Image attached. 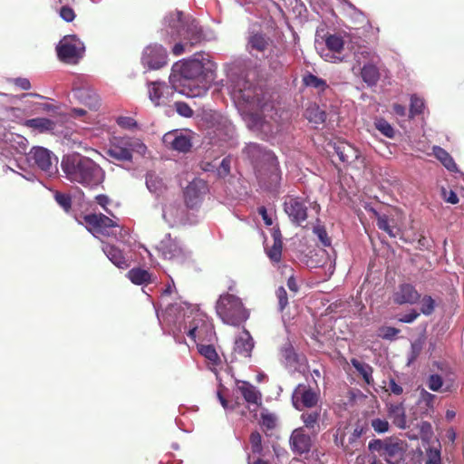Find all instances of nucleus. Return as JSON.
Returning <instances> with one entry per match:
<instances>
[{
    "instance_id": "f257e3e1",
    "label": "nucleus",
    "mask_w": 464,
    "mask_h": 464,
    "mask_svg": "<svg viewBox=\"0 0 464 464\" xmlns=\"http://www.w3.org/2000/svg\"><path fill=\"white\" fill-rule=\"evenodd\" d=\"M216 65L201 53L173 64L169 82L179 87V92L189 97H200L207 93L215 77Z\"/></svg>"
},
{
    "instance_id": "f03ea898",
    "label": "nucleus",
    "mask_w": 464,
    "mask_h": 464,
    "mask_svg": "<svg viewBox=\"0 0 464 464\" xmlns=\"http://www.w3.org/2000/svg\"><path fill=\"white\" fill-rule=\"evenodd\" d=\"M243 153L251 161L259 186L268 191H276L280 186L281 171L275 154L256 143L247 144Z\"/></svg>"
},
{
    "instance_id": "7ed1b4c3",
    "label": "nucleus",
    "mask_w": 464,
    "mask_h": 464,
    "mask_svg": "<svg viewBox=\"0 0 464 464\" xmlns=\"http://www.w3.org/2000/svg\"><path fill=\"white\" fill-rule=\"evenodd\" d=\"M62 169L70 181L87 188H96L104 180L103 169L94 160L79 153L64 156Z\"/></svg>"
},
{
    "instance_id": "20e7f679",
    "label": "nucleus",
    "mask_w": 464,
    "mask_h": 464,
    "mask_svg": "<svg viewBox=\"0 0 464 464\" xmlns=\"http://www.w3.org/2000/svg\"><path fill=\"white\" fill-rule=\"evenodd\" d=\"M216 312L224 324L238 326L249 317L248 310L238 296L230 293L219 295L216 303Z\"/></svg>"
},
{
    "instance_id": "39448f33",
    "label": "nucleus",
    "mask_w": 464,
    "mask_h": 464,
    "mask_svg": "<svg viewBox=\"0 0 464 464\" xmlns=\"http://www.w3.org/2000/svg\"><path fill=\"white\" fill-rule=\"evenodd\" d=\"M147 147L139 139L131 137H113L110 140L106 154L117 161H131L132 153L144 154Z\"/></svg>"
},
{
    "instance_id": "423d86ee",
    "label": "nucleus",
    "mask_w": 464,
    "mask_h": 464,
    "mask_svg": "<svg viewBox=\"0 0 464 464\" xmlns=\"http://www.w3.org/2000/svg\"><path fill=\"white\" fill-rule=\"evenodd\" d=\"M84 44L76 35H65L57 44L56 53L60 61L75 64L84 53Z\"/></svg>"
},
{
    "instance_id": "0eeeda50",
    "label": "nucleus",
    "mask_w": 464,
    "mask_h": 464,
    "mask_svg": "<svg viewBox=\"0 0 464 464\" xmlns=\"http://www.w3.org/2000/svg\"><path fill=\"white\" fill-rule=\"evenodd\" d=\"M319 401V394L308 384H298L292 393V403L297 411L314 408Z\"/></svg>"
},
{
    "instance_id": "6e6552de",
    "label": "nucleus",
    "mask_w": 464,
    "mask_h": 464,
    "mask_svg": "<svg viewBox=\"0 0 464 464\" xmlns=\"http://www.w3.org/2000/svg\"><path fill=\"white\" fill-rule=\"evenodd\" d=\"M83 219L91 232L105 237L116 236L114 230L120 227L114 220L102 213L86 215Z\"/></svg>"
},
{
    "instance_id": "1a4fd4ad",
    "label": "nucleus",
    "mask_w": 464,
    "mask_h": 464,
    "mask_svg": "<svg viewBox=\"0 0 464 464\" xmlns=\"http://www.w3.org/2000/svg\"><path fill=\"white\" fill-rule=\"evenodd\" d=\"M28 161L51 175L56 170L57 158L44 147H34L28 153Z\"/></svg>"
},
{
    "instance_id": "9d476101",
    "label": "nucleus",
    "mask_w": 464,
    "mask_h": 464,
    "mask_svg": "<svg viewBox=\"0 0 464 464\" xmlns=\"http://www.w3.org/2000/svg\"><path fill=\"white\" fill-rule=\"evenodd\" d=\"M179 87L169 86L164 82H150L148 83L149 98L155 106H164L173 98Z\"/></svg>"
},
{
    "instance_id": "9b49d317",
    "label": "nucleus",
    "mask_w": 464,
    "mask_h": 464,
    "mask_svg": "<svg viewBox=\"0 0 464 464\" xmlns=\"http://www.w3.org/2000/svg\"><path fill=\"white\" fill-rule=\"evenodd\" d=\"M167 51L160 44L147 46L141 57L142 64L150 70H157L167 64Z\"/></svg>"
},
{
    "instance_id": "f8f14e48",
    "label": "nucleus",
    "mask_w": 464,
    "mask_h": 464,
    "mask_svg": "<svg viewBox=\"0 0 464 464\" xmlns=\"http://www.w3.org/2000/svg\"><path fill=\"white\" fill-rule=\"evenodd\" d=\"M208 188L207 183L200 179H195L184 190V199L188 208H196L200 206Z\"/></svg>"
},
{
    "instance_id": "ddd939ff",
    "label": "nucleus",
    "mask_w": 464,
    "mask_h": 464,
    "mask_svg": "<svg viewBox=\"0 0 464 464\" xmlns=\"http://www.w3.org/2000/svg\"><path fill=\"white\" fill-rule=\"evenodd\" d=\"M285 211L290 220L297 225L303 226L307 219V207L305 201L298 197H289L284 204Z\"/></svg>"
},
{
    "instance_id": "4468645a",
    "label": "nucleus",
    "mask_w": 464,
    "mask_h": 464,
    "mask_svg": "<svg viewBox=\"0 0 464 464\" xmlns=\"http://www.w3.org/2000/svg\"><path fill=\"white\" fill-rule=\"evenodd\" d=\"M289 445L292 452L298 456L307 455L312 449L313 441L304 427L295 429L289 439Z\"/></svg>"
},
{
    "instance_id": "2eb2a0df",
    "label": "nucleus",
    "mask_w": 464,
    "mask_h": 464,
    "mask_svg": "<svg viewBox=\"0 0 464 464\" xmlns=\"http://www.w3.org/2000/svg\"><path fill=\"white\" fill-rule=\"evenodd\" d=\"M420 299V295L411 284H401L393 293L392 300L396 304H416Z\"/></svg>"
},
{
    "instance_id": "dca6fc26",
    "label": "nucleus",
    "mask_w": 464,
    "mask_h": 464,
    "mask_svg": "<svg viewBox=\"0 0 464 464\" xmlns=\"http://www.w3.org/2000/svg\"><path fill=\"white\" fill-rule=\"evenodd\" d=\"M163 142L172 150L184 153L189 151L192 147L190 138L177 130L166 133Z\"/></svg>"
},
{
    "instance_id": "f3484780",
    "label": "nucleus",
    "mask_w": 464,
    "mask_h": 464,
    "mask_svg": "<svg viewBox=\"0 0 464 464\" xmlns=\"http://www.w3.org/2000/svg\"><path fill=\"white\" fill-rule=\"evenodd\" d=\"M362 429L357 427L349 435L348 440L346 441L344 433L340 435L337 433L334 437V443L337 446L342 447L346 453L353 454L355 450H357V447L360 443L359 440L362 437Z\"/></svg>"
},
{
    "instance_id": "a211bd4d",
    "label": "nucleus",
    "mask_w": 464,
    "mask_h": 464,
    "mask_svg": "<svg viewBox=\"0 0 464 464\" xmlns=\"http://www.w3.org/2000/svg\"><path fill=\"white\" fill-rule=\"evenodd\" d=\"M74 96L90 111H96L101 107V99L98 93L90 88H79L74 91Z\"/></svg>"
},
{
    "instance_id": "6ab92c4d",
    "label": "nucleus",
    "mask_w": 464,
    "mask_h": 464,
    "mask_svg": "<svg viewBox=\"0 0 464 464\" xmlns=\"http://www.w3.org/2000/svg\"><path fill=\"white\" fill-rule=\"evenodd\" d=\"M334 149L339 160L343 163H352L360 156V152L355 147L343 140L335 142Z\"/></svg>"
},
{
    "instance_id": "aec40b11",
    "label": "nucleus",
    "mask_w": 464,
    "mask_h": 464,
    "mask_svg": "<svg viewBox=\"0 0 464 464\" xmlns=\"http://www.w3.org/2000/svg\"><path fill=\"white\" fill-rule=\"evenodd\" d=\"M158 248L165 259L172 260L183 256L182 248L177 240L172 239L170 237L161 240Z\"/></svg>"
},
{
    "instance_id": "412c9836",
    "label": "nucleus",
    "mask_w": 464,
    "mask_h": 464,
    "mask_svg": "<svg viewBox=\"0 0 464 464\" xmlns=\"http://www.w3.org/2000/svg\"><path fill=\"white\" fill-rule=\"evenodd\" d=\"M300 419L304 423V430H310L312 435L316 436L320 432L321 408L303 411Z\"/></svg>"
},
{
    "instance_id": "4be33fe9",
    "label": "nucleus",
    "mask_w": 464,
    "mask_h": 464,
    "mask_svg": "<svg viewBox=\"0 0 464 464\" xmlns=\"http://www.w3.org/2000/svg\"><path fill=\"white\" fill-rule=\"evenodd\" d=\"M404 450L402 444L399 441H392L389 440L382 457L389 464H399L403 459Z\"/></svg>"
},
{
    "instance_id": "5701e85b",
    "label": "nucleus",
    "mask_w": 464,
    "mask_h": 464,
    "mask_svg": "<svg viewBox=\"0 0 464 464\" xmlns=\"http://www.w3.org/2000/svg\"><path fill=\"white\" fill-rule=\"evenodd\" d=\"M254 348V340L248 331L246 329L243 335L238 337L234 345V353L239 355L241 358L251 357V353Z\"/></svg>"
},
{
    "instance_id": "b1692460",
    "label": "nucleus",
    "mask_w": 464,
    "mask_h": 464,
    "mask_svg": "<svg viewBox=\"0 0 464 464\" xmlns=\"http://www.w3.org/2000/svg\"><path fill=\"white\" fill-rule=\"evenodd\" d=\"M237 385V390L247 403L261 404L262 395L253 384L246 381H238Z\"/></svg>"
},
{
    "instance_id": "393cba45",
    "label": "nucleus",
    "mask_w": 464,
    "mask_h": 464,
    "mask_svg": "<svg viewBox=\"0 0 464 464\" xmlns=\"http://www.w3.org/2000/svg\"><path fill=\"white\" fill-rule=\"evenodd\" d=\"M102 251L117 267L121 269L129 267L128 259L124 256L122 251L119 247L111 244H104Z\"/></svg>"
},
{
    "instance_id": "a878e982",
    "label": "nucleus",
    "mask_w": 464,
    "mask_h": 464,
    "mask_svg": "<svg viewBox=\"0 0 464 464\" xmlns=\"http://www.w3.org/2000/svg\"><path fill=\"white\" fill-rule=\"evenodd\" d=\"M282 251H283V240L282 235L279 231H276L273 233V245L268 247H266V253L271 262L279 263L282 258Z\"/></svg>"
},
{
    "instance_id": "bb28decb",
    "label": "nucleus",
    "mask_w": 464,
    "mask_h": 464,
    "mask_svg": "<svg viewBox=\"0 0 464 464\" xmlns=\"http://www.w3.org/2000/svg\"><path fill=\"white\" fill-rule=\"evenodd\" d=\"M302 82L304 86L314 89L319 95L324 93L330 88L325 80L310 72L303 75Z\"/></svg>"
},
{
    "instance_id": "cd10ccee",
    "label": "nucleus",
    "mask_w": 464,
    "mask_h": 464,
    "mask_svg": "<svg viewBox=\"0 0 464 464\" xmlns=\"http://www.w3.org/2000/svg\"><path fill=\"white\" fill-rule=\"evenodd\" d=\"M377 63H364L361 69L362 79L368 86L376 85L380 79V72L376 66Z\"/></svg>"
},
{
    "instance_id": "c85d7f7f",
    "label": "nucleus",
    "mask_w": 464,
    "mask_h": 464,
    "mask_svg": "<svg viewBox=\"0 0 464 464\" xmlns=\"http://www.w3.org/2000/svg\"><path fill=\"white\" fill-rule=\"evenodd\" d=\"M270 43V39L266 37L265 34L256 33L249 36L247 42V48L249 49V52L251 53L254 51L257 53H264L266 50L268 49Z\"/></svg>"
},
{
    "instance_id": "c756f323",
    "label": "nucleus",
    "mask_w": 464,
    "mask_h": 464,
    "mask_svg": "<svg viewBox=\"0 0 464 464\" xmlns=\"http://www.w3.org/2000/svg\"><path fill=\"white\" fill-rule=\"evenodd\" d=\"M24 125L39 132L53 131L56 126L55 122L48 118L29 119L24 121Z\"/></svg>"
},
{
    "instance_id": "7c9ffc66",
    "label": "nucleus",
    "mask_w": 464,
    "mask_h": 464,
    "mask_svg": "<svg viewBox=\"0 0 464 464\" xmlns=\"http://www.w3.org/2000/svg\"><path fill=\"white\" fill-rule=\"evenodd\" d=\"M388 412L396 427L400 429H404L406 427V415L402 402L391 404L388 407Z\"/></svg>"
},
{
    "instance_id": "2f4dec72",
    "label": "nucleus",
    "mask_w": 464,
    "mask_h": 464,
    "mask_svg": "<svg viewBox=\"0 0 464 464\" xmlns=\"http://www.w3.org/2000/svg\"><path fill=\"white\" fill-rule=\"evenodd\" d=\"M198 352L208 361L213 367L221 365V359L212 344H197Z\"/></svg>"
},
{
    "instance_id": "473e14b6",
    "label": "nucleus",
    "mask_w": 464,
    "mask_h": 464,
    "mask_svg": "<svg viewBox=\"0 0 464 464\" xmlns=\"http://www.w3.org/2000/svg\"><path fill=\"white\" fill-rule=\"evenodd\" d=\"M351 364L355 368L359 374L362 377L365 383L372 385L374 382L372 372L373 368L366 362H361L356 358L351 359Z\"/></svg>"
},
{
    "instance_id": "72a5a7b5",
    "label": "nucleus",
    "mask_w": 464,
    "mask_h": 464,
    "mask_svg": "<svg viewBox=\"0 0 464 464\" xmlns=\"http://www.w3.org/2000/svg\"><path fill=\"white\" fill-rule=\"evenodd\" d=\"M127 277L130 280L134 285H147L151 283L152 276L149 271L137 267L131 268L127 273Z\"/></svg>"
},
{
    "instance_id": "f704fd0d",
    "label": "nucleus",
    "mask_w": 464,
    "mask_h": 464,
    "mask_svg": "<svg viewBox=\"0 0 464 464\" xmlns=\"http://www.w3.org/2000/svg\"><path fill=\"white\" fill-rule=\"evenodd\" d=\"M428 447L425 448L426 452V461L425 464H441V445L440 442L436 440L435 442H430L427 444Z\"/></svg>"
},
{
    "instance_id": "c9c22d12",
    "label": "nucleus",
    "mask_w": 464,
    "mask_h": 464,
    "mask_svg": "<svg viewBox=\"0 0 464 464\" xmlns=\"http://www.w3.org/2000/svg\"><path fill=\"white\" fill-rule=\"evenodd\" d=\"M283 52L276 47L269 50V54L266 56L269 68L273 72H281L284 68V62L282 61Z\"/></svg>"
},
{
    "instance_id": "e433bc0d",
    "label": "nucleus",
    "mask_w": 464,
    "mask_h": 464,
    "mask_svg": "<svg viewBox=\"0 0 464 464\" xmlns=\"http://www.w3.org/2000/svg\"><path fill=\"white\" fill-rule=\"evenodd\" d=\"M179 34L183 35L184 39L187 40L190 46L195 45L199 43L202 39V31L197 24L191 23L187 25L186 31L184 34H181L179 31L178 32Z\"/></svg>"
},
{
    "instance_id": "4c0bfd02",
    "label": "nucleus",
    "mask_w": 464,
    "mask_h": 464,
    "mask_svg": "<svg viewBox=\"0 0 464 464\" xmlns=\"http://www.w3.org/2000/svg\"><path fill=\"white\" fill-rule=\"evenodd\" d=\"M434 155L436 158L442 163V165L450 171L457 170V164L455 163L453 158L450 155L448 151L440 147H434L433 149Z\"/></svg>"
},
{
    "instance_id": "58836bf2",
    "label": "nucleus",
    "mask_w": 464,
    "mask_h": 464,
    "mask_svg": "<svg viewBox=\"0 0 464 464\" xmlns=\"http://www.w3.org/2000/svg\"><path fill=\"white\" fill-rule=\"evenodd\" d=\"M201 322V325L198 324L199 321L194 319L192 322V326L188 332V336L192 340L196 341L197 338L201 339L205 334L212 333V327L206 324L205 322Z\"/></svg>"
},
{
    "instance_id": "ea45409f",
    "label": "nucleus",
    "mask_w": 464,
    "mask_h": 464,
    "mask_svg": "<svg viewBox=\"0 0 464 464\" xmlns=\"http://www.w3.org/2000/svg\"><path fill=\"white\" fill-rule=\"evenodd\" d=\"M305 117L310 122L322 124L326 121V112L318 106L309 107L305 111Z\"/></svg>"
},
{
    "instance_id": "a19ab883",
    "label": "nucleus",
    "mask_w": 464,
    "mask_h": 464,
    "mask_svg": "<svg viewBox=\"0 0 464 464\" xmlns=\"http://www.w3.org/2000/svg\"><path fill=\"white\" fill-rule=\"evenodd\" d=\"M355 60L358 63H379L380 58L376 53L367 48H360L355 53Z\"/></svg>"
},
{
    "instance_id": "79ce46f5",
    "label": "nucleus",
    "mask_w": 464,
    "mask_h": 464,
    "mask_svg": "<svg viewBox=\"0 0 464 464\" xmlns=\"http://www.w3.org/2000/svg\"><path fill=\"white\" fill-rule=\"evenodd\" d=\"M343 37L337 34H330L325 38V45L329 51L340 53L343 49Z\"/></svg>"
},
{
    "instance_id": "37998d69",
    "label": "nucleus",
    "mask_w": 464,
    "mask_h": 464,
    "mask_svg": "<svg viewBox=\"0 0 464 464\" xmlns=\"http://www.w3.org/2000/svg\"><path fill=\"white\" fill-rule=\"evenodd\" d=\"M280 353L287 364H294L298 362L295 348L289 342L281 347Z\"/></svg>"
},
{
    "instance_id": "c03bdc74",
    "label": "nucleus",
    "mask_w": 464,
    "mask_h": 464,
    "mask_svg": "<svg viewBox=\"0 0 464 464\" xmlns=\"http://www.w3.org/2000/svg\"><path fill=\"white\" fill-rule=\"evenodd\" d=\"M259 424L266 430H272L276 426V417L274 413L262 411L260 415Z\"/></svg>"
},
{
    "instance_id": "a18cd8bd",
    "label": "nucleus",
    "mask_w": 464,
    "mask_h": 464,
    "mask_svg": "<svg viewBox=\"0 0 464 464\" xmlns=\"http://www.w3.org/2000/svg\"><path fill=\"white\" fill-rule=\"evenodd\" d=\"M420 433L423 447L431 442L433 430L431 424L429 421H421L420 424Z\"/></svg>"
},
{
    "instance_id": "49530a36",
    "label": "nucleus",
    "mask_w": 464,
    "mask_h": 464,
    "mask_svg": "<svg viewBox=\"0 0 464 464\" xmlns=\"http://www.w3.org/2000/svg\"><path fill=\"white\" fill-rule=\"evenodd\" d=\"M249 443L251 445V450L254 454L261 455L263 452V445H262V436L261 434L255 430L251 432L249 436Z\"/></svg>"
},
{
    "instance_id": "de8ad7c7",
    "label": "nucleus",
    "mask_w": 464,
    "mask_h": 464,
    "mask_svg": "<svg viewBox=\"0 0 464 464\" xmlns=\"http://www.w3.org/2000/svg\"><path fill=\"white\" fill-rule=\"evenodd\" d=\"M435 300L430 295H424L420 300V313L430 315L435 310Z\"/></svg>"
},
{
    "instance_id": "09e8293b",
    "label": "nucleus",
    "mask_w": 464,
    "mask_h": 464,
    "mask_svg": "<svg viewBox=\"0 0 464 464\" xmlns=\"http://www.w3.org/2000/svg\"><path fill=\"white\" fill-rule=\"evenodd\" d=\"M377 227L379 229L385 231L391 237H396L393 227L391 226L390 220L386 215H379L377 218Z\"/></svg>"
},
{
    "instance_id": "8fccbe9b",
    "label": "nucleus",
    "mask_w": 464,
    "mask_h": 464,
    "mask_svg": "<svg viewBox=\"0 0 464 464\" xmlns=\"http://www.w3.org/2000/svg\"><path fill=\"white\" fill-rule=\"evenodd\" d=\"M54 199L57 204L63 208L64 211L69 212L72 208V197L69 194L56 191L54 193Z\"/></svg>"
},
{
    "instance_id": "3c124183",
    "label": "nucleus",
    "mask_w": 464,
    "mask_h": 464,
    "mask_svg": "<svg viewBox=\"0 0 464 464\" xmlns=\"http://www.w3.org/2000/svg\"><path fill=\"white\" fill-rule=\"evenodd\" d=\"M424 109V102L422 99L412 95L411 97L410 117L422 113Z\"/></svg>"
},
{
    "instance_id": "603ef678",
    "label": "nucleus",
    "mask_w": 464,
    "mask_h": 464,
    "mask_svg": "<svg viewBox=\"0 0 464 464\" xmlns=\"http://www.w3.org/2000/svg\"><path fill=\"white\" fill-rule=\"evenodd\" d=\"M376 129L387 138L394 137V129L383 119H380L375 122Z\"/></svg>"
},
{
    "instance_id": "864d4df0",
    "label": "nucleus",
    "mask_w": 464,
    "mask_h": 464,
    "mask_svg": "<svg viewBox=\"0 0 464 464\" xmlns=\"http://www.w3.org/2000/svg\"><path fill=\"white\" fill-rule=\"evenodd\" d=\"M400 332V329L392 326H382L378 330V336L384 340L392 341Z\"/></svg>"
},
{
    "instance_id": "5fc2aeb1",
    "label": "nucleus",
    "mask_w": 464,
    "mask_h": 464,
    "mask_svg": "<svg viewBox=\"0 0 464 464\" xmlns=\"http://www.w3.org/2000/svg\"><path fill=\"white\" fill-rule=\"evenodd\" d=\"M443 385V380L439 374H431L428 379V387L433 392H439Z\"/></svg>"
},
{
    "instance_id": "6e6d98bb",
    "label": "nucleus",
    "mask_w": 464,
    "mask_h": 464,
    "mask_svg": "<svg viewBox=\"0 0 464 464\" xmlns=\"http://www.w3.org/2000/svg\"><path fill=\"white\" fill-rule=\"evenodd\" d=\"M276 297L278 299V306H279V310L281 312L284 311V309L287 306L288 304V297H287V293H286V290L285 289V287L283 286H280L276 289Z\"/></svg>"
},
{
    "instance_id": "4d7b16f0",
    "label": "nucleus",
    "mask_w": 464,
    "mask_h": 464,
    "mask_svg": "<svg viewBox=\"0 0 464 464\" xmlns=\"http://www.w3.org/2000/svg\"><path fill=\"white\" fill-rule=\"evenodd\" d=\"M388 441H389V440H380V439L372 440L369 442L368 448L371 451H376L380 454V456H382Z\"/></svg>"
},
{
    "instance_id": "13d9d810",
    "label": "nucleus",
    "mask_w": 464,
    "mask_h": 464,
    "mask_svg": "<svg viewBox=\"0 0 464 464\" xmlns=\"http://www.w3.org/2000/svg\"><path fill=\"white\" fill-rule=\"evenodd\" d=\"M60 17L67 22H72L76 16L74 10L69 5H63L59 10Z\"/></svg>"
},
{
    "instance_id": "bf43d9fd",
    "label": "nucleus",
    "mask_w": 464,
    "mask_h": 464,
    "mask_svg": "<svg viewBox=\"0 0 464 464\" xmlns=\"http://www.w3.org/2000/svg\"><path fill=\"white\" fill-rule=\"evenodd\" d=\"M175 108L180 116L190 118L193 115V110L184 102H175Z\"/></svg>"
},
{
    "instance_id": "052dcab7",
    "label": "nucleus",
    "mask_w": 464,
    "mask_h": 464,
    "mask_svg": "<svg viewBox=\"0 0 464 464\" xmlns=\"http://www.w3.org/2000/svg\"><path fill=\"white\" fill-rule=\"evenodd\" d=\"M231 160L229 157H226L222 160L218 168V176L219 178H225L230 173Z\"/></svg>"
},
{
    "instance_id": "680f3d73",
    "label": "nucleus",
    "mask_w": 464,
    "mask_h": 464,
    "mask_svg": "<svg viewBox=\"0 0 464 464\" xmlns=\"http://www.w3.org/2000/svg\"><path fill=\"white\" fill-rule=\"evenodd\" d=\"M371 425L374 431L378 433H384L389 430V422L382 419H373L371 421Z\"/></svg>"
},
{
    "instance_id": "e2e57ef3",
    "label": "nucleus",
    "mask_w": 464,
    "mask_h": 464,
    "mask_svg": "<svg viewBox=\"0 0 464 464\" xmlns=\"http://www.w3.org/2000/svg\"><path fill=\"white\" fill-rule=\"evenodd\" d=\"M8 82L14 84L17 88L28 91L31 89V82L29 79L24 77L11 78L8 79Z\"/></svg>"
},
{
    "instance_id": "0e129e2a",
    "label": "nucleus",
    "mask_w": 464,
    "mask_h": 464,
    "mask_svg": "<svg viewBox=\"0 0 464 464\" xmlns=\"http://www.w3.org/2000/svg\"><path fill=\"white\" fill-rule=\"evenodd\" d=\"M314 233L318 237L320 241L324 246H327L331 244L330 238L327 236V232L325 228L322 226H316L314 227Z\"/></svg>"
},
{
    "instance_id": "69168bd1",
    "label": "nucleus",
    "mask_w": 464,
    "mask_h": 464,
    "mask_svg": "<svg viewBox=\"0 0 464 464\" xmlns=\"http://www.w3.org/2000/svg\"><path fill=\"white\" fill-rule=\"evenodd\" d=\"M241 98L247 103H255L256 102H259V99L256 97V89L255 90H240Z\"/></svg>"
},
{
    "instance_id": "338daca9",
    "label": "nucleus",
    "mask_w": 464,
    "mask_h": 464,
    "mask_svg": "<svg viewBox=\"0 0 464 464\" xmlns=\"http://www.w3.org/2000/svg\"><path fill=\"white\" fill-rule=\"evenodd\" d=\"M117 123L124 129H132L137 127V121L131 117H120L117 120Z\"/></svg>"
},
{
    "instance_id": "774afa93",
    "label": "nucleus",
    "mask_w": 464,
    "mask_h": 464,
    "mask_svg": "<svg viewBox=\"0 0 464 464\" xmlns=\"http://www.w3.org/2000/svg\"><path fill=\"white\" fill-rule=\"evenodd\" d=\"M182 12L177 11L174 14H170L169 17V26L171 28H178L182 24Z\"/></svg>"
}]
</instances>
